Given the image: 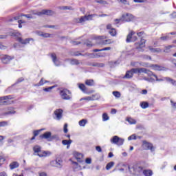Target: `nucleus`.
<instances>
[{
	"instance_id": "obj_17",
	"label": "nucleus",
	"mask_w": 176,
	"mask_h": 176,
	"mask_svg": "<svg viewBox=\"0 0 176 176\" xmlns=\"http://www.w3.org/2000/svg\"><path fill=\"white\" fill-rule=\"evenodd\" d=\"M146 74V75H148V76H154L153 72H152L151 71L146 69L145 68H139V74Z\"/></svg>"
},
{
	"instance_id": "obj_4",
	"label": "nucleus",
	"mask_w": 176,
	"mask_h": 176,
	"mask_svg": "<svg viewBox=\"0 0 176 176\" xmlns=\"http://www.w3.org/2000/svg\"><path fill=\"white\" fill-rule=\"evenodd\" d=\"M110 142L111 144L120 146L124 143V139H122L118 136L115 135L110 140Z\"/></svg>"
},
{
	"instance_id": "obj_20",
	"label": "nucleus",
	"mask_w": 176,
	"mask_h": 176,
	"mask_svg": "<svg viewBox=\"0 0 176 176\" xmlns=\"http://www.w3.org/2000/svg\"><path fill=\"white\" fill-rule=\"evenodd\" d=\"M85 56H88L90 58H96V57H104L105 54L98 53V54H86Z\"/></svg>"
},
{
	"instance_id": "obj_47",
	"label": "nucleus",
	"mask_w": 176,
	"mask_h": 176,
	"mask_svg": "<svg viewBox=\"0 0 176 176\" xmlns=\"http://www.w3.org/2000/svg\"><path fill=\"white\" fill-rule=\"evenodd\" d=\"M60 9H63V10H72V8L68 7V6H63V7L60 8Z\"/></svg>"
},
{
	"instance_id": "obj_64",
	"label": "nucleus",
	"mask_w": 176,
	"mask_h": 176,
	"mask_svg": "<svg viewBox=\"0 0 176 176\" xmlns=\"http://www.w3.org/2000/svg\"><path fill=\"white\" fill-rule=\"evenodd\" d=\"M39 176H47V174L45 172H41L39 173Z\"/></svg>"
},
{
	"instance_id": "obj_9",
	"label": "nucleus",
	"mask_w": 176,
	"mask_h": 176,
	"mask_svg": "<svg viewBox=\"0 0 176 176\" xmlns=\"http://www.w3.org/2000/svg\"><path fill=\"white\" fill-rule=\"evenodd\" d=\"M137 41V36H135V32L131 31L126 36V42L130 43V42H135Z\"/></svg>"
},
{
	"instance_id": "obj_38",
	"label": "nucleus",
	"mask_w": 176,
	"mask_h": 176,
	"mask_svg": "<svg viewBox=\"0 0 176 176\" xmlns=\"http://www.w3.org/2000/svg\"><path fill=\"white\" fill-rule=\"evenodd\" d=\"M102 120L103 122H107V120H109V117L108 116V114L106 113H104L102 114Z\"/></svg>"
},
{
	"instance_id": "obj_13",
	"label": "nucleus",
	"mask_w": 176,
	"mask_h": 176,
	"mask_svg": "<svg viewBox=\"0 0 176 176\" xmlns=\"http://www.w3.org/2000/svg\"><path fill=\"white\" fill-rule=\"evenodd\" d=\"M40 138H41V140H47V141H52V132L47 131L44 133L43 135H40Z\"/></svg>"
},
{
	"instance_id": "obj_26",
	"label": "nucleus",
	"mask_w": 176,
	"mask_h": 176,
	"mask_svg": "<svg viewBox=\"0 0 176 176\" xmlns=\"http://www.w3.org/2000/svg\"><path fill=\"white\" fill-rule=\"evenodd\" d=\"M78 87L80 90L82 91V93H87V89L86 88V85L84 84H79Z\"/></svg>"
},
{
	"instance_id": "obj_49",
	"label": "nucleus",
	"mask_w": 176,
	"mask_h": 176,
	"mask_svg": "<svg viewBox=\"0 0 176 176\" xmlns=\"http://www.w3.org/2000/svg\"><path fill=\"white\" fill-rule=\"evenodd\" d=\"M51 138H52V141L53 140H60V138H58V135H51Z\"/></svg>"
},
{
	"instance_id": "obj_3",
	"label": "nucleus",
	"mask_w": 176,
	"mask_h": 176,
	"mask_svg": "<svg viewBox=\"0 0 176 176\" xmlns=\"http://www.w3.org/2000/svg\"><path fill=\"white\" fill-rule=\"evenodd\" d=\"M41 146H35L33 148V151L35 153H38V156H39V157H46L47 155H50V153L49 152H46V151H41Z\"/></svg>"
},
{
	"instance_id": "obj_16",
	"label": "nucleus",
	"mask_w": 176,
	"mask_h": 176,
	"mask_svg": "<svg viewBox=\"0 0 176 176\" xmlns=\"http://www.w3.org/2000/svg\"><path fill=\"white\" fill-rule=\"evenodd\" d=\"M1 60L3 64H9V63H10V60H13V57L4 55L1 57Z\"/></svg>"
},
{
	"instance_id": "obj_33",
	"label": "nucleus",
	"mask_w": 176,
	"mask_h": 176,
	"mask_svg": "<svg viewBox=\"0 0 176 176\" xmlns=\"http://www.w3.org/2000/svg\"><path fill=\"white\" fill-rule=\"evenodd\" d=\"M114 165H115V162H111L108 163L106 166V170H111V168H112V167H113Z\"/></svg>"
},
{
	"instance_id": "obj_2",
	"label": "nucleus",
	"mask_w": 176,
	"mask_h": 176,
	"mask_svg": "<svg viewBox=\"0 0 176 176\" xmlns=\"http://www.w3.org/2000/svg\"><path fill=\"white\" fill-rule=\"evenodd\" d=\"M134 74H140V68H133L131 70L126 71L124 78L131 79L134 76Z\"/></svg>"
},
{
	"instance_id": "obj_7",
	"label": "nucleus",
	"mask_w": 176,
	"mask_h": 176,
	"mask_svg": "<svg viewBox=\"0 0 176 176\" xmlns=\"http://www.w3.org/2000/svg\"><path fill=\"white\" fill-rule=\"evenodd\" d=\"M143 67H146L147 68H152L154 71H166V67H162L158 65H148V63H144Z\"/></svg>"
},
{
	"instance_id": "obj_37",
	"label": "nucleus",
	"mask_w": 176,
	"mask_h": 176,
	"mask_svg": "<svg viewBox=\"0 0 176 176\" xmlns=\"http://www.w3.org/2000/svg\"><path fill=\"white\" fill-rule=\"evenodd\" d=\"M109 33L110 34V35H111V36H116V29H111L109 31Z\"/></svg>"
},
{
	"instance_id": "obj_21",
	"label": "nucleus",
	"mask_w": 176,
	"mask_h": 176,
	"mask_svg": "<svg viewBox=\"0 0 176 176\" xmlns=\"http://www.w3.org/2000/svg\"><path fill=\"white\" fill-rule=\"evenodd\" d=\"M74 157L76 159L77 162H79L80 163H82V162H83V155L82 153H74Z\"/></svg>"
},
{
	"instance_id": "obj_15",
	"label": "nucleus",
	"mask_w": 176,
	"mask_h": 176,
	"mask_svg": "<svg viewBox=\"0 0 176 176\" xmlns=\"http://www.w3.org/2000/svg\"><path fill=\"white\" fill-rule=\"evenodd\" d=\"M51 58H52V60L54 65H56V67H60V65H61V62H60V60H58V59H57V55H56V54H54V53L52 54Z\"/></svg>"
},
{
	"instance_id": "obj_1",
	"label": "nucleus",
	"mask_w": 176,
	"mask_h": 176,
	"mask_svg": "<svg viewBox=\"0 0 176 176\" xmlns=\"http://www.w3.org/2000/svg\"><path fill=\"white\" fill-rule=\"evenodd\" d=\"M60 96L63 100H71L72 98V94L67 89L60 90Z\"/></svg>"
},
{
	"instance_id": "obj_55",
	"label": "nucleus",
	"mask_w": 176,
	"mask_h": 176,
	"mask_svg": "<svg viewBox=\"0 0 176 176\" xmlns=\"http://www.w3.org/2000/svg\"><path fill=\"white\" fill-rule=\"evenodd\" d=\"M133 2L135 3H144L145 2V0H133Z\"/></svg>"
},
{
	"instance_id": "obj_36",
	"label": "nucleus",
	"mask_w": 176,
	"mask_h": 176,
	"mask_svg": "<svg viewBox=\"0 0 176 176\" xmlns=\"http://www.w3.org/2000/svg\"><path fill=\"white\" fill-rule=\"evenodd\" d=\"M112 94L114 96V97H116V98H120V92L118 91H114L112 92Z\"/></svg>"
},
{
	"instance_id": "obj_56",
	"label": "nucleus",
	"mask_w": 176,
	"mask_h": 176,
	"mask_svg": "<svg viewBox=\"0 0 176 176\" xmlns=\"http://www.w3.org/2000/svg\"><path fill=\"white\" fill-rule=\"evenodd\" d=\"M96 149L97 152H99V153L102 152V149L101 148V146H97L96 147Z\"/></svg>"
},
{
	"instance_id": "obj_53",
	"label": "nucleus",
	"mask_w": 176,
	"mask_h": 176,
	"mask_svg": "<svg viewBox=\"0 0 176 176\" xmlns=\"http://www.w3.org/2000/svg\"><path fill=\"white\" fill-rule=\"evenodd\" d=\"M131 140H136V137L135 135H132L128 138L129 141H131Z\"/></svg>"
},
{
	"instance_id": "obj_30",
	"label": "nucleus",
	"mask_w": 176,
	"mask_h": 176,
	"mask_svg": "<svg viewBox=\"0 0 176 176\" xmlns=\"http://www.w3.org/2000/svg\"><path fill=\"white\" fill-rule=\"evenodd\" d=\"M82 100H85L86 101H94V100H97V98H91L90 96H87V97L81 98L80 100V101H82Z\"/></svg>"
},
{
	"instance_id": "obj_34",
	"label": "nucleus",
	"mask_w": 176,
	"mask_h": 176,
	"mask_svg": "<svg viewBox=\"0 0 176 176\" xmlns=\"http://www.w3.org/2000/svg\"><path fill=\"white\" fill-rule=\"evenodd\" d=\"M70 64L72 65H79L80 63H79V60H78V59H72L70 61Z\"/></svg>"
},
{
	"instance_id": "obj_63",
	"label": "nucleus",
	"mask_w": 176,
	"mask_h": 176,
	"mask_svg": "<svg viewBox=\"0 0 176 176\" xmlns=\"http://www.w3.org/2000/svg\"><path fill=\"white\" fill-rule=\"evenodd\" d=\"M138 36H139V38H141V36H142V35H144V32H140L137 33Z\"/></svg>"
},
{
	"instance_id": "obj_12",
	"label": "nucleus",
	"mask_w": 176,
	"mask_h": 176,
	"mask_svg": "<svg viewBox=\"0 0 176 176\" xmlns=\"http://www.w3.org/2000/svg\"><path fill=\"white\" fill-rule=\"evenodd\" d=\"M33 14L37 16H42L43 14H46L47 16H52V14H53V12L49 10H43L41 12H36Z\"/></svg>"
},
{
	"instance_id": "obj_42",
	"label": "nucleus",
	"mask_w": 176,
	"mask_h": 176,
	"mask_svg": "<svg viewBox=\"0 0 176 176\" xmlns=\"http://www.w3.org/2000/svg\"><path fill=\"white\" fill-rule=\"evenodd\" d=\"M143 79H144V80H146V82H154L155 81V80L152 78L144 77Z\"/></svg>"
},
{
	"instance_id": "obj_41",
	"label": "nucleus",
	"mask_w": 176,
	"mask_h": 176,
	"mask_svg": "<svg viewBox=\"0 0 176 176\" xmlns=\"http://www.w3.org/2000/svg\"><path fill=\"white\" fill-rule=\"evenodd\" d=\"M54 87H56L55 86H52V87H47V88H45V89H43V91L49 92V91H51L52 90V89H54Z\"/></svg>"
},
{
	"instance_id": "obj_22",
	"label": "nucleus",
	"mask_w": 176,
	"mask_h": 176,
	"mask_svg": "<svg viewBox=\"0 0 176 176\" xmlns=\"http://www.w3.org/2000/svg\"><path fill=\"white\" fill-rule=\"evenodd\" d=\"M36 34L37 35H38V36H42L43 38H50V34L49 33H45L43 32H37Z\"/></svg>"
},
{
	"instance_id": "obj_52",
	"label": "nucleus",
	"mask_w": 176,
	"mask_h": 176,
	"mask_svg": "<svg viewBox=\"0 0 176 176\" xmlns=\"http://www.w3.org/2000/svg\"><path fill=\"white\" fill-rule=\"evenodd\" d=\"M171 107L173 108V109H176V102H174V101L170 100Z\"/></svg>"
},
{
	"instance_id": "obj_14",
	"label": "nucleus",
	"mask_w": 176,
	"mask_h": 176,
	"mask_svg": "<svg viewBox=\"0 0 176 176\" xmlns=\"http://www.w3.org/2000/svg\"><path fill=\"white\" fill-rule=\"evenodd\" d=\"M142 166H138V165H135L131 168V170L133 174H140V173H142Z\"/></svg>"
},
{
	"instance_id": "obj_54",
	"label": "nucleus",
	"mask_w": 176,
	"mask_h": 176,
	"mask_svg": "<svg viewBox=\"0 0 176 176\" xmlns=\"http://www.w3.org/2000/svg\"><path fill=\"white\" fill-rule=\"evenodd\" d=\"M121 3H123V5H130V3L127 1V0H120Z\"/></svg>"
},
{
	"instance_id": "obj_31",
	"label": "nucleus",
	"mask_w": 176,
	"mask_h": 176,
	"mask_svg": "<svg viewBox=\"0 0 176 176\" xmlns=\"http://www.w3.org/2000/svg\"><path fill=\"white\" fill-rule=\"evenodd\" d=\"M171 49H173V45H168L165 47L164 50V53H170V52H171Z\"/></svg>"
},
{
	"instance_id": "obj_19",
	"label": "nucleus",
	"mask_w": 176,
	"mask_h": 176,
	"mask_svg": "<svg viewBox=\"0 0 176 176\" xmlns=\"http://www.w3.org/2000/svg\"><path fill=\"white\" fill-rule=\"evenodd\" d=\"M18 41L20 42V43H22V45H27L28 43H30V41H32L34 42V38H29L23 40L21 37L18 38Z\"/></svg>"
},
{
	"instance_id": "obj_29",
	"label": "nucleus",
	"mask_w": 176,
	"mask_h": 176,
	"mask_svg": "<svg viewBox=\"0 0 176 176\" xmlns=\"http://www.w3.org/2000/svg\"><path fill=\"white\" fill-rule=\"evenodd\" d=\"M140 107L142 108V109H146L149 107V103L147 102H142L140 103Z\"/></svg>"
},
{
	"instance_id": "obj_11",
	"label": "nucleus",
	"mask_w": 176,
	"mask_h": 176,
	"mask_svg": "<svg viewBox=\"0 0 176 176\" xmlns=\"http://www.w3.org/2000/svg\"><path fill=\"white\" fill-rule=\"evenodd\" d=\"M122 21H126L127 23L130 22V21H133V20H134L133 15L130 13L123 14L122 15Z\"/></svg>"
},
{
	"instance_id": "obj_8",
	"label": "nucleus",
	"mask_w": 176,
	"mask_h": 176,
	"mask_svg": "<svg viewBox=\"0 0 176 176\" xmlns=\"http://www.w3.org/2000/svg\"><path fill=\"white\" fill-rule=\"evenodd\" d=\"M96 16H97V14H96L82 16L80 19H78V23H85V21H90V20H93V17H96Z\"/></svg>"
},
{
	"instance_id": "obj_23",
	"label": "nucleus",
	"mask_w": 176,
	"mask_h": 176,
	"mask_svg": "<svg viewBox=\"0 0 176 176\" xmlns=\"http://www.w3.org/2000/svg\"><path fill=\"white\" fill-rule=\"evenodd\" d=\"M20 164L17 162H13L10 164V170H14V168H17Z\"/></svg>"
},
{
	"instance_id": "obj_6",
	"label": "nucleus",
	"mask_w": 176,
	"mask_h": 176,
	"mask_svg": "<svg viewBox=\"0 0 176 176\" xmlns=\"http://www.w3.org/2000/svg\"><path fill=\"white\" fill-rule=\"evenodd\" d=\"M10 100H12L11 96L0 97V105H9L12 104Z\"/></svg>"
},
{
	"instance_id": "obj_48",
	"label": "nucleus",
	"mask_w": 176,
	"mask_h": 176,
	"mask_svg": "<svg viewBox=\"0 0 176 176\" xmlns=\"http://www.w3.org/2000/svg\"><path fill=\"white\" fill-rule=\"evenodd\" d=\"M5 126H8V122H0V127H5Z\"/></svg>"
},
{
	"instance_id": "obj_46",
	"label": "nucleus",
	"mask_w": 176,
	"mask_h": 176,
	"mask_svg": "<svg viewBox=\"0 0 176 176\" xmlns=\"http://www.w3.org/2000/svg\"><path fill=\"white\" fill-rule=\"evenodd\" d=\"M67 127H68V124H65L64 128H63V131H64V133H68V129H67Z\"/></svg>"
},
{
	"instance_id": "obj_61",
	"label": "nucleus",
	"mask_w": 176,
	"mask_h": 176,
	"mask_svg": "<svg viewBox=\"0 0 176 176\" xmlns=\"http://www.w3.org/2000/svg\"><path fill=\"white\" fill-rule=\"evenodd\" d=\"M160 39L162 41H167V39H168V36H161Z\"/></svg>"
},
{
	"instance_id": "obj_28",
	"label": "nucleus",
	"mask_w": 176,
	"mask_h": 176,
	"mask_svg": "<svg viewBox=\"0 0 176 176\" xmlns=\"http://www.w3.org/2000/svg\"><path fill=\"white\" fill-rule=\"evenodd\" d=\"M143 174L145 176H152L153 173L151 170H143Z\"/></svg>"
},
{
	"instance_id": "obj_43",
	"label": "nucleus",
	"mask_w": 176,
	"mask_h": 176,
	"mask_svg": "<svg viewBox=\"0 0 176 176\" xmlns=\"http://www.w3.org/2000/svg\"><path fill=\"white\" fill-rule=\"evenodd\" d=\"M114 21H115V24H119L120 21H123V18L121 16L120 19H116L114 20Z\"/></svg>"
},
{
	"instance_id": "obj_24",
	"label": "nucleus",
	"mask_w": 176,
	"mask_h": 176,
	"mask_svg": "<svg viewBox=\"0 0 176 176\" xmlns=\"http://www.w3.org/2000/svg\"><path fill=\"white\" fill-rule=\"evenodd\" d=\"M151 53H162V50L160 48H153L152 47H148Z\"/></svg>"
},
{
	"instance_id": "obj_39",
	"label": "nucleus",
	"mask_w": 176,
	"mask_h": 176,
	"mask_svg": "<svg viewBox=\"0 0 176 176\" xmlns=\"http://www.w3.org/2000/svg\"><path fill=\"white\" fill-rule=\"evenodd\" d=\"M145 42H146V41H145L144 38H142L139 44L140 47H145Z\"/></svg>"
},
{
	"instance_id": "obj_44",
	"label": "nucleus",
	"mask_w": 176,
	"mask_h": 176,
	"mask_svg": "<svg viewBox=\"0 0 176 176\" xmlns=\"http://www.w3.org/2000/svg\"><path fill=\"white\" fill-rule=\"evenodd\" d=\"M45 85V81L43 80V78H41L38 84L36 85V86H43Z\"/></svg>"
},
{
	"instance_id": "obj_59",
	"label": "nucleus",
	"mask_w": 176,
	"mask_h": 176,
	"mask_svg": "<svg viewBox=\"0 0 176 176\" xmlns=\"http://www.w3.org/2000/svg\"><path fill=\"white\" fill-rule=\"evenodd\" d=\"M18 23H19V28H23V25H21V24H23V23H24L23 21H18Z\"/></svg>"
},
{
	"instance_id": "obj_57",
	"label": "nucleus",
	"mask_w": 176,
	"mask_h": 176,
	"mask_svg": "<svg viewBox=\"0 0 176 176\" xmlns=\"http://www.w3.org/2000/svg\"><path fill=\"white\" fill-rule=\"evenodd\" d=\"M85 163H87V164H91V158H87L85 160Z\"/></svg>"
},
{
	"instance_id": "obj_5",
	"label": "nucleus",
	"mask_w": 176,
	"mask_h": 176,
	"mask_svg": "<svg viewBox=\"0 0 176 176\" xmlns=\"http://www.w3.org/2000/svg\"><path fill=\"white\" fill-rule=\"evenodd\" d=\"M142 148L145 151H151V152L155 151V147H153V144L146 142V140L142 142Z\"/></svg>"
},
{
	"instance_id": "obj_27",
	"label": "nucleus",
	"mask_w": 176,
	"mask_h": 176,
	"mask_svg": "<svg viewBox=\"0 0 176 176\" xmlns=\"http://www.w3.org/2000/svg\"><path fill=\"white\" fill-rule=\"evenodd\" d=\"M87 124V120L86 119H82L78 122V124L79 126H80V127H85V126H86Z\"/></svg>"
},
{
	"instance_id": "obj_35",
	"label": "nucleus",
	"mask_w": 176,
	"mask_h": 176,
	"mask_svg": "<svg viewBox=\"0 0 176 176\" xmlns=\"http://www.w3.org/2000/svg\"><path fill=\"white\" fill-rule=\"evenodd\" d=\"M85 85H87V86H94V80H87L85 81Z\"/></svg>"
},
{
	"instance_id": "obj_32",
	"label": "nucleus",
	"mask_w": 176,
	"mask_h": 176,
	"mask_svg": "<svg viewBox=\"0 0 176 176\" xmlns=\"http://www.w3.org/2000/svg\"><path fill=\"white\" fill-rule=\"evenodd\" d=\"M126 120L129 124H135L137 123V121L131 118H126Z\"/></svg>"
},
{
	"instance_id": "obj_18",
	"label": "nucleus",
	"mask_w": 176,
	"mask_h": 176,
	"mask_svg": "<svg viewBox=\"0 0 176 176\" xmlns=\"http://www.w3.org/2000/svg\"><path fill=\"white\" fill-rule=\"evenodd\" d=\"M63 112H64V111H63L61 109H56L54 111L56 120H60L61 118H63Z\"/></svg>"
},
{
	"instance_id": "obj_45",
	"label": "nucleus",
	"mask_w": 176,
	"mask_h": 176,
	"mask_svg": "<svg viewBox=\"0 0 176 176\" xmlns=\"http://www.w3.org/2000/svg\"><path fill=\"white\" fill-rule=\"evenodd\" d=\"M154 78H155L157 82H163L164 78H159L157 75H154Z\"/></svg>"
},
{
	"instance_id": "obj_25",
	"label": "nucleus",
	"mask_w": 176,
	"mask_h": 176,
	"mask_svg": "<svg viewBox=\"0 0 176 176\" xmlns=\"http://www.w3.org/2000/svg\"><path fill=\"white\" fill-rule=\"evenodd\" d=\"M62 144L63 145H67V148L68 149L69 148L71 144H72V140H65L62 141Z\"/></svg>"
},
{
	"instance_id": "obj_62",
	"label": "nucleus",
	"mask_w": 176,
	"mask_h": 176,
	"mask_svg": "<svg viewBox=\"0 0 176 176\" xmlns=\"http://www.w3.org/2000/svg\"><path fill=\"white\" fill-rule=\"evenodd\" d=\"M109 43H111V40H105L103 41V45H108Z\"/></svg>"
},
{
	"instance_id": "obj_58",
	"label": "nucleus",
	"mask_w": 176,
	"mask_h": 176,
	"mask_svg": "<svg viewBox=\"0 0 176 176\" xmlns=\"http://www.w3.org/2000/svg\"><path fill=\"white\" fill-rule=\"evenodd\" d=\"M5 158L4 157H0V166H2L3 163H5Z\"/></svg>"
},
{
	"instance_id": "obj_10",
	"label": "nucleus",
	"mask_w": 176,
	"mask_h": 176,
	"mask_svg": "<svg viewBox=\"0 0 176 176\" xmlns=\"http://www.w3.org/2000/svg\"><path fill=\"white\" fill-rule=\"evenodd\" d=\"M51 166L52 167H57L58 168H61L63 167V160L61 159L58 158L56 160L52 161L50 162Z\"/></svg>"
},
{
	"instance_id": "obj_50",
	"label": "nucleus",
	"mask_w": 176,
	"mask_h": 176,
	"mask_svg": "<svg viewBox=\"0 0 176 176\" xmlns=\"http://www.w3.org/2000/svg\"><path fill=\"white\" fill-rule=\"evenodd\" d=\"M42 130H43V129H41V130H38V131H34V137H36V135H39V133H41V131H42Z\"/></svg>"
},
{
	"instance_id": "obj_40",
	"label": "nucleus",
	"mask_w": 176,
	"mask_h": 176,
	"mask_svg": "<svg viewBox=\"0 0 176 176\" xmlns=\"http://www.w3.org/2000/svg\"><path fill=\"white\" fill-rule=\"evenodd\" d=\"M73 167L75 170H80V166L78 164V162H73Z\"/></svg>"
},
{
	"instance_id": "obj_51",
	"label": "nucleus",
	"mask_w": 176,
	"mask_h": 176,
	"mask_svg": "<svg viewBox=\"0 0 176 176\" xmlns=\"http://www.w3.org/2000/svg\"><path fill=\"white\" fill-rule=\"evenodd\" d=\"M96 2L98 3H100L101 5H107V1H102V0H99V1H96Z\"/></svg>"
},
{
	"instance_id": "obj_60",
	"label": "nucleus",
	"mask_w": 176,
	"mask_h": 176,
	"mask_svg": "<svg viewBox=\"0 0 176 176\" xmlns=\"http://www.w3.org/2000/svg\"><path fill=\"white\" fill-rule=\"evenodd\" d=\"M106 28H107V30H112V29H113V28H112V25L110 24V23H109V24L107 25Z\"/></svg>"
}]
</instances>
